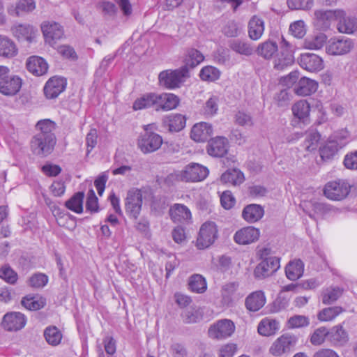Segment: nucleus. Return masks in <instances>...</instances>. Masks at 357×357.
<instances>
[{"instance_id":"obj_1","label":"nucleus","mask_w":357,"mask_h":357,"mask_svg":"<svg viewBox=\"0 0 357 357\" xmlns=\"http://www.w3.org/2000/svg\"><path fill=\"white\" fill-rule=\"evenodd\" d=\"M261 262L255 267L254 274L257 278H265L276 272L280 265V258L271 255L270 250L264 248L259 251Z\"/></svg>"},{"instance_id":"obj_2","label":"nucleus","mask_w":357,"mask_h":357,"mask_svg":"<svg viewBox=\"0 0 357 357\" xmlns=\"http://www.w3.org/2000/svg\"><path fill=\"white\" fill-rule=\"evenodd\" d=\"M22 84V79L16 75L10 74L7 66H0V93L12 96L17 94Z\"/></svg>"},{"instance_id":"obj_3","label":"nucleus","mask_w":357,"mask_h":357,"mask_svg":"<svg viewBox=\"0 0 357 357\" xmlns=\"http://www.w3.org/2000/svg\"><path fill=\"white\" fill-rule=\"evenodd\" d=\"M189 76L187 68L181 67L174 70H167L162 71L159 74L158 79L161 86L167 89H173L178 88Z\"/></svg>"},{"instance_id":"obj_4","label":"nucleus","mask_w":357,"mask_h":357,"mask_svg":"<svg viewBox=\"0 0 357 357\" xmlns=\"http://www.w3.org/2000/svg\"><path fill=\"white\" fill-rule=\"evenodd\" d=\"M218 236L216 224L211 221L204 222L200 227L195 246L199 250H204L213 245Z\"/></svg>"},{"instance_id":"obj_5","label":"nucleus","mask_w":357,"mask_h":357,"mask_svg":"<svg viewBox=\"0 0 357 357\" xmlns=\"http://www.w3.org/2000/svg\"><path fill=\"white\" fill-rule=\"evenodd\" d=\"M296 335L285 333L278 337L271 344L269 352L275 357L287 354L294 349L298 342Z\"/></svg>"},{"instance_id":"obj_6","label":"nucleus","mask_w":357,"mask_h":357,"mask_svg":"<svg viewBox=\"0 0 357 357\" xmlns=\"http://www.w3.org/2000/svg\"><path fill=\"white\" fill-rule=\"evenodd\" d=\"M350 184L343 179H337L326 184L324 190L325 196L334 201H341L349 195Z\"/></svg>"},{"instance_id":"obj_7","label":"nucleus","mask_w":357,"mask_h":357,"mask_svg":"<svg viewBox=\"0 0 357 357\" xmlns=\"http://www.w3.org/2000/svg\"><path fill=\"white\" fill-rule=\"evenodd\" d=\"M56 143V139L36 134L31 140V149L36 155L47 156L53 151Z\"/></svg>"},{"instance_id":"obj_8","label":"nucleus","mask_w":357,"mask_h":357,"mask_svg":"<svg viewBox=\"0 0 357 357\" xmlns=\"http://www.w3.org/2000/svg\"><path fill=\"white\" fill-rule=\"evenodd\" d=\"M235 324L231 320L220 319L209 327L208 335L211 339H226L231 336L235 331Z\"/></svg>"},{"instance_id":"obj_9","label":"nucleus","mask_w":357,"mask_h":357,"mask_svg":"<svg viewBox=\"0 0 357 357\" xmlns=\"http://www.w3.org/2000/svg\"><path fill=\"white\" fill-rule=\"evenodd\" d=\"M300 207L311 218L317 216L328 217L336 214L339 210L326 202H301Z\"/></svg>"},{"instance_id":"obj_10","label":"nucleus","mask_w":357,"mask_h":357,"mask_svg":"<svg viewBox=\"0 0 357 357\" xmlns=\"http://www.w3.org/2000/svg\"><path fill=\"white\" fill-rule=\"evenodd\" d=\"M145 130L139 137L137 146L144 153L154 152L162 144V137L155 132L147 131L146 128Z\"/></svg>"},{"instance_id":"obj_11","label":"nucleus","mask_w":357,"mask_h":357,"mask_svg":"<svg viewBox=\"0 0 357 357\" xmlns=\"http://www.w3.org/2000/svg\"><path fill=\"white\" fill-rule=\"evenodd\" d=\"M208 174V169L198 163H190L180 172L178 177L183 181H201Z\"/></svg>"},{"instance_id":"obj_12","label":"nucleus","mask_w":357,"mask_h":357,"mask_svg":"<svg viewBox=\"0 0 357 357\" xmlns=\"http://www.w3.org/2000/svg\"><path fill=\"white\" fill-rule=\"evenodd\" d=\"M26 324V318L21 312H10L3 315L1 327L7 331H17L22 329Z\"/></svg>"},{"instance_id":"obj_13","label":"nucleus","mask_w":357,"mask_h":357,"mask_svg":"<svg viewBox=\"0 0 357 357\" xmlns=\"http://www.w3.org/2000/svg\"><path fill=\"white\" fill-rule=\"evenodd\" d=\"M41 29L45 42L51 46L55 45L64 35L63 27L54 22H44L41 24Z\"/></svg>"},{"instance_id":"obj_14","label":"nucleus","mask_w":357,"mask_h":357,"mask_svg":"<svg viewBox=\"0 0 357 357\" xmlns=\"http://www.w3.org/2000/svg\"><path fill=\"white\" fill-rule=\"evenodd\" d=\"M259 236V229L248 226L236 231L234 235V241L238 245H249L257 241Z\"/></svg>"},{"instance_id":"obj_15","label":"nucleus","mask_w":357,"mask_h":357,"mask_svg":"<svg viewBox=\"0 0 357 357\" xmlns=\"http://www.w3.org/2000/svg\"><path fill=\"white\" fill-rule=\"evenodd\" d=\"M352 48V43L349 39L331 38L326 46V51L331 55H342L347 54Z\"/></svg>"},{"instance_id":"obj_16","label":"nucleus","mask_w":357,"mask_h":357,"mask_svg":"<svg viewBox=\"0 0 357 357\" xmlns=\"http://www.w3.org/2000/svg\"><path fill=\"white\" fill-rule=\"evenodd\" d=\"M314 15L316 24L322 29H328L331 21L343 16V10H317Z\"/></svg>"},{"instance_id":"obj_17","label":"nucleus","mask_w":357,"mask_h":357,"mask_svg":"<svg viewBox=\"0 0 357 357\" xmlns=\"http://www.w3.org/2000/svg\"><path fill=\"white\" fill-rule=\"evenodd\" d=\"M229 142L226 137H216L211 139L207 144V153L213 157H223L228 151Z\"/></svg>"},{"instance_id":"obj_18","label":"nucleus","mask_w":357,"mask_h":357,"mask_svg":"<svg viewBox=\"0 0 357 357\" xmlns=\"http://www.w3.org/2000/svg\"><path fill=\"white\" fill-rule=\"evenodd\" d=\"M298 62L303 68L310 72L319 71L324 68L323 59L312 53L301 54Z\"/></svg>"},{"instance_id":"obj_19","label":"nucleus","mask_w":357,"mask_h":357,"mask_svg":"<svg viewBox=\"0 0 357 357\" xmlns=\"http://www.w3.org/2000/svg\"><path fill=\"white\" fill-rule=\"evenodd\" d=\"M66 81L62 77H53L50 78L44 87V93L47 98H56L64 91Z\"/></svg>"},{"instance_id":"obj_20","label":"nucleus","mask_w":357,"mask_h":357,"mask_svg":"<svg viewBox=\"0 0 357 357\" xmlns=\"http://www.w3.org/2000/svg\"><path fill=\"white\" fill-rule=\"evenodd\" d=\"M212 126L206 122H200L193 126L190 132V137L195 142H203L206 141L212 135Z\"/></svg>"},{"instance_id":"obj_21","label":"nucleus","mask_w":357,"mask_h":357,"mask_svg":"<svg viewBox=\"0 0 357 357\" xmlns=\"http://www.w3.org/2000/svg\"><path fill=\"white\" fill-rule=\"evenodd\" d=\"M153 107L155 111L158 107V93H148L137 98L133 103L135 110Z\"/></svg>"},{"instance_id":"obj_22","label":"nucleus","mask_w":357,"mask_h":357,"mask_svg":"<svg viewBox=\"0 0 357 357\" xmlns=\"http://www.w3.org/2000/svg\"><path fill=\"white\" fill-rule=\"evenodd\" d=\"M317 88L318 84L316 81L303 77L299 79L294 91L298 96H306L314 93Z\"/></svg>"},{"instance_id":"obj_23","label":"nucleus","mask_w":357,"mask_h":357,"mask_svg":"<svg viewBox=\"0 0 357 357\" xmlns=\"http://www.w3.org/2000/svg\"><path fill=\"white\" fill-rule=\"evenodd\" d=\"M162 124L169 132H178L184 128L185 118L180 114H171L163 118Z\"/></svg>"},{"instance_id":"obj_24","label":"nucleus","mask_w":357,"mask_h":357,"mask_svg":"<svg viewBox=\"0 0 357 357\" xmlns=\"http://www.w3.org/2000/svg\"><path fill=\"white\" fill-rule=\"evenodd\" d=\"M26 68L33 75L40 76L47 73L48 66L42 57L32 56L27 60Z\"/></svg>"},{"instance_id":"obj_25","label":"nucleus","mask_w":357,"mask_h":357,"mask_svg":"<svg viewBox=\"0 0 357 357\" xmlns=\"http://www.w3.org/2000/svg\"><path fill=\"white\" fill-rule=\"evenodd\" d=\"M257 54L265 60H271L278 52V45L276 42L267 40L258 45L256 50Z\"/></svg>"},{"instance_id":"obj_26","label":"nucleus","mask_w":357,"mask_h":357,"mask_svg":"<svg viewBox=\"0 0 357 357\" xmlns=\"http://www.w3.org/2000/svg\"><path fill=\"white\" fill-rule=\"evenodd\" d=\"M304 273V264L301 259H295L290 261L285 267L287 278L291 281L301 278Z\"/></svg>"},{"instance_id":"obj_27","label":"nucleus","mask_w":357,"mask_h":357,"mask_svg":"<svg viewBox=\"0 0 357 357\" xmlns=\"http://www.w3.org/2000/svg\"><path fill=\"white\" fill-rule=\"evenodd\" d=\"M13 36L19 40L31 43L36 36V30L29 24H18L11 28Z\"/></svg>"},{"instance_id":"obj_28","label":"nucleus","mask_w":357,"mask_h":357,"mask_svg":"<svg viewBox=\"0 0 357 357\" xmlns=\"http://www.w3.org/2000/svg\"><path fill=\"white\" fill-rule=\"evenodd\" d=\"M266 303V296L262 291H256L248 296L245 299L246 308L252 312L260 310Z\"/></svg>"},{"instance_id":"obj_29","label":"nucleus","mask_w":357,"mask_h":357,"mask_svg":"<svg viewBox=\"0 0 357 357\" xmlns=\"http://www.w3.org/2000/svg\"><path fill=\"white\" fill-rule=\"evenodd\" d=\"M294 62V56L291 50H280L273 60V68L276 70H283Z\"/></svg>"},{"instance_id":"obj_30","label":"nucleus","mask_w":357,"mask_h":357,"mask_svg":"<svg viewBox=\"0 0 357 357\" xmlns=\"http://www.w3.org/2000/svg\"><path fill=\"white\" fill-rule=\"evenodd\" d=\"M264 214V208L256 204H251L244 208L242 216L243 219L250 223L259 220Z\"/></svg>"},{"instance_id":"obj_31","label":"nucleus","mask_w":357,"mask_h":357,"mask_svg":"<svg viewBox=\"0 0 357 357\" xmlns=\"http://www.w3.org/2000/svg\"><path fill=\"white\" fill-rule=\"evenodd\" d=\"M264 31V21L259 17L254 15L248 22V36L253 40H259Z\"/></svg>"},{"instance_id":"obj_32","label":"nucleus","mask_w":357,"mask_h":357,"mask_svg":"<svg viewBox=\"0 0 357 357\" xmlns=\"http://www.w3.org/2000/svg\"><path fill=\"white\" fill-rule=\"evenodd\" d=\"M179 104V98L173 93L158 94V107L157 112L168 111L175 109Z\"/></svg>"},{"instance_id":"obj_33","label":"nucleus","mask_w":357,"mask_h":357,"mask_svg":"<svg viewBox=\"0 0 357 357\" xmlns=\"http://www.w3.org/2000/svg\"><path fill=\"white\" fill-rule=\"evenodd\" d=\"M291 111L294 117L305 123L309 119L310 105L306 100H300L292 105Z\"/></svg>"},{"instance_id":"obj_34","label":"nucleus","mask_w":357,"mask_h":357,"mask_svg":"<svg viewBox=\"0 0 357 357\" xmlns=\"http://www.w3.org/2000/svg\"><path fill=\"white\" fill-rule=\"evenodd\" d=\"M280 329L279 322L274 319L265 317L259 322L257 331L263 336H271Z\"/></svg>"},{"instance_id":"obj_35","label":"nucleus","mask_w":357,"mask_h":357,"mask_svg":"<svg viewBox=\"0 0 357 357\" xmlns=\"http://www.w3.org/2000/svg\"><path fill=\"white\" fill-rule=\"evenodd\" d=\"M328 339L335 346H342L347 342L348 335L342 326L337 325L328 331Z\"/></svg>"},{"instance_id":"obj_36","label":"nucleus","mask_w":357,"mask_h":357,"mask_svg":"<svg viewBox=\"0 0 357 357\" xmlns=\"http://www.w3.org/2000/svg\"><path fill=\"white\" fill-rule=\"evenodd\" d=\"M220 181L223 183H231L233 185H239L245 181L243 173L238 169H229L224 172Z\"/></svg>"},{"instance_id":"obj_37","label":"nucleus","mask_w":357,"mask_h":357,"mask_svg":"<svg viewBox=\"0 0 357 357\" xmlns=\"http://www.w3.org/2000/svg\"><path fill=\"white\" fill-rule=\"evenodd\" d=\"M338 21L337 28L340 33H352L357 30V19L355 17H347L343 10V16L337 18Z\"/></svg>"},{"instance_id":"obj_38","label":"nucleus","mask_w":357,"mask_h":357,"mask_svg":"<svg viewBox=\"0 0 357 357\" xmlns=\"http://www.w3.org/2000/svg\"><path fill=\"white\" fill-rule=\"evenodd\" d=\"M171 218L174 222L186 221L191 218V213L188 207L181 204H174L169 210Z\"/></svg>"},{"instance_id":"obj_39","label":"nucleus","mask_w":357,"mask_h":357,"mask_svg":"<svg viewBox=\"0 0 357 357\" xmlns=\"http://www.w3.org/2000/svg\"><path fill=\"white\" fill-rule=\"evenodd\" d=\"M17 53V48L14 42L6 36H0V56L11 58Z\"/></svg>"},{"instance_id":"obj_40","label":"nucleus","mask_w":357,"mask_h":357,"mask_svg":"<svg viewBox=\"0 0 357 357\" xmlns=\"http://www.w3.org/2000/svg\"><path fill=\"white\" fill-rule=\"evenodd\" d=\"M188 285L190 291L197 294H203L207 289L206 278L200 274H194L190 276Z\"/></svg>"},{"instance_id":"obj_41","label":"nucleus","mask_w":357,"mask_h":357,"mask_svg":"<svg viewBox=\"0 0 357 357\" xmlns=\"http://www.w3.org/2000/svg\"><path fill=\"white\" fill-rule=\"evenodd\" d=\"M229 47L234 52L248 56H251L255 52V49L250 43L238 39L231 40Z\"/></svg>"},{"instance_id":"obj_42","label":"nucleus","mask_w":357,"mask_h":357,"mask_svg":"<svg viewBox=\"0 0 357 357\" xmlns=\"http://www.w3.org/2000/svg\"><path fill=\"white\" fill-rule=\"evenodd\" d=\"M327 40V36L323 33H318L305 39L303 47L308 50L321 49Z\"/></svg>"},{"instance_id":"obj_43","label":"nucleus","mask_w":357,"mask_h":357,"mask_svg":"<svg viewBox=\"0 0 357 357\" xmlns=\"http://www.w3.org/2000/svg\"><path fill=\"white\" fill-rule=\"evenodd\" d=\"M33 0H19L15 7L8 8V13L11 15L19 16L22 13H29L35 9Z\"/></svg>"},{"instance_id":"obj_44","label":"nucleus","mask_w":357,"mask_h":357,"mask_svg":"<svg viewBox=\"0 0 357 357\" xmlns=\"http://www.w3.org/2000/svg\"><path fill=\"white\" fill-rule=\"evenodd\" d=\"M204 57L203 54L195 49H190L188 51L184 59L185 65L183 67H186L189 70L190 68H194L199 65Z\"/></svg>"},{"instance_id":"obj_45","label":"nucleus","mask_w":357,"mask_h":357,"mask_svg":"<svg viewBox=\"0 0 357 357\" xmlns=\"http://www.w3.org/2000/svg\"><path fill=\"white\" fill-rule=\"evenodd\" d=\"M343 289L339 287H330L323 290L322 303L330 305L335 302L342 294Z\"/></svg>"},{"instance_id":"obj_46","label":"nucleus","mask_w":357,"mask_h":357,"mask_svg":"<svg viewBox=\"0 0 357 357\" xmlns=\"http://www.w3.org/2000/svg\"><path fill=\"white\" fill-rule=\"evenodd\" d=\"M340 147L335 140H328L320 148V156L324 161L332 159L337 153Z\"/></svg>"},{"instance_id":"obj_47","label":"nucleus","mask_w":357,"mask_h":357,"mask_svg":"<svg viewBox=\"0 0 357 357\" xmlns=\"http://www.w3.org/2000/svg\"><path fill=\"white\" fill-rule=\"evenodd\" d=\"M152 198V193L149 189H138L132 188L128 191L127 201H142L149 200Z\"/></svg>"},{"instance_id":"obj_48","label":"nucleus","mask_w":357,"mask_h":357,"mask_svg":"<svg viewBox=\"0 0 357 357\" xmlns=\"http://www.w3.org/2000/svg\"><path fill=\"white\" fill-rule=\"evenodd\" d=\"M22 305L29 310H38L45 306V299L38 296H27L22 300Z\"/></svg>"},{"instance_id":"obj_49","label":"nucleus","mask_w":357,"mask_h":357,"mask_svg":"<svg viewBox=\"0 0 357 357\" xmlns=\"http://www.w3.org/2000/svg\"><path fill=\"white\" fill-rule=\"evenodd\" d=\"M36 129L39 131L38 135H43L44 137H52L54 139H56V137L54 134V130L55 129V123L52 121L50 119H44L39 121L36 126Z\"/></svg>"},{"instance_id":"obj_50","label":"nucleus","mask_w":357,"mask_h":357,"mask_svg":"<svg viewBox=\"0 0 357 357\" xmlns=\"http://www.w3.org/2000/svg\"><path fill=\"white\" fill-rule=\"evenodd\" d=\"M238 284L231 282L222 286L221 290L222 302L224 305L229 306L232 303V296L237 290Z\"/></svg>"},{"instance_id":"obj_51","label":"nucleus","mask_w":357,"mask_h":357,"mask_svg":"<svg viewBox=\"0 0 357 357\" xmlns=\"http://www.w3.org/2000/svg\"><path fill=\"white\" fill-rule=\"evenodd\" d=\"M321 135L316 130H310L305 134V139L303 142L304 149L309 152L317 149Z\"/></svg>"},{"instance_id":"obj_52","label":"nucleus","mask_w":357,"mask_h":357,"mask_svg":"<svg viewBox=\"0 0 357 357\" xmlns=\"http://www.w3.org/2000/svg\"><path fill=\"white\" fill-rule=\"evenodd\" d=\"M343 312V309L339 306L326 307L321 310L317 318L321 321H330Z\"/></svg>"},{"instance_id":"obj_53","label":"nucleus","mask_w":357,"mask_h":357,"mask_svg":"<svg viewBox=\"0 0 357 357\" xmlns=\"http://www.w3.org/2000/svg\"><path fill=\"white\" fill-rule=\"evenodd\" d=\"M44 336L48 344L58 345L62 339L61 331L55 326L47 327L44 332Z\"/></svg>"},{"instance_id":"obj_54","label":"nucleus","mask_w":357,"mask_h":357,"mask_svg":"<svg viewBox=\"0 0 357 357\" xmlns=\"http://www.w3.org/2000/svg\"><path fill=\"white\" fill-rule=\"evenodd\" d=\"M199 76L204 81L213 82L219 78L220 71L215 67L206 66L201 70Z\"/></svg>"},{"instance_id":"obj_55","label":"nucleus","mask_w":357,"mask_h":357,"mask_svg":"<svg viewBox=\"0 0 357 357\" xmlns=\"http://www.w3.org/2000/svg\"><path fill=\"white\" fill-rule=\"evenodd\" d=\"M182 319L188 324L197 322L201 318V313L199 309L190 307L185 310L182 314Z\"/></svg>"},{"instance_id":"obj_56","label":"nucleus","mask_w":357,"mask_h":357,"mask_svg":"<svg viewBox=\"0 0 357 357\" xmlns=\"http://www.w3.org/2000/svg\"><path fill=\"white\" fill-rule=\"evenodd\" d=\"M288 7L291 10H308L313 6V0H287Z\"/></svg>"},{"instance_id":"obj_57","label":"nucleus","mask_w":357,"mask_h":357,"mask_svg":"<svg viewBox=\"0 0 357 357\" xmlns=\"http://www.w3.org/2000/svg\"><path fill=\"white\" fill-rule=\"evenodd\" d=\"M326 337H328L327 328L325 327H320L316 329L312 334L310 342L313 345H320L324 342Z\"/></svg>"},{"instance_id":"obj_58","label":"nucleus","mask_w":357,"mask_h":357,"mask_svg":"<svg viewBox=\"0 0 357 357\" xmlns=\"http://www.w3.org/2000/svg\"><path fill=\"white\" fill-rule=\"evenodd\" d=\"M310 320L307 317L303 315H295L288 320V326L290 328H296L308 326Z\"/></svg>"},{"instance_id":"obj_59","label":"nucleus","mask_w":357,"mask_h":357,"mask_svg":"<svg viewBox=\"0 0 357 357\" xmlns=\"http://www.w3.org/2000/svg\"><path fill=\"white\" fill-rule=\"evenodd\" d=\"M289 31L291 34L298 38H302L306 33L305 23L303 20H298L291 24Z\"/></svg>"},{"instance_id":"obj_60","label":"nucleus","mask_w":357,"mask_h":357,"mask_svg":"<svg viewBox=\"0 0 357 357\" xmlns=\"http://www.w3.org/2000/svg\"><path fill=\"white\" fill-rule=\"evenodd\" d=\"M0 278L8 283L13 284L17 281V275L10 267L5 265L0 268Z\"/></svg>"},{"instance_id":"obj_61","label":"nucleus","mask_w":357,"mask_h":357,"mask_svg":"<svg viewBox=\"0 0 357 357\" xmlns=\"http://www.w3.org/2000/svg\"><path fill=\"white\" fill-rule=\"evenodd\" d=\"M48 282V278L43 273H36L32 275L29 279V284L32 287L40 288L46 285Z\"/></svg>"},{"instance_id":"obj_62","label":"nucleus","mask_w":357,"mask_h":357,"mask_svg":"<svg viewBox=\"0 0 357 357\" xmlns=\"http://www.w3.org/2000/svg\"><path fill=\"white\" fill-rule=\"evenodd\" d=\"M344 167L351 170H357V151L347 153L344 159Z\"/></svg>"},{"instance_id":"obj_63","label":"nucleus","mask_w":357,"mask_h":357,"mask_svg":"<svg viewBox=\"0 0 357 357\" xmlns=\"http://www.w3.org/2000/svg\"><path fill=\"white\" fill-rule=\"evenodd\" d=\"M236 123L241 126H252L253 121L252 116L247 113L238 112L235 115Z\"/></svg>"},{"instance_id":"obj_64","label":"nucleus","mask_w":357,"mask_h":357,"mask_svg":"<svg viewBox=\"0 0 357 357\" xmlns=\"http://www.w3.org/2000/svg\"><path fill=\"white\" fill-rule=\"evenodd\" d=\"M248 192L252 198H261L266 195L268 190L264 186L253 185L248 187Z\"/></svg>"}]
</instances>
